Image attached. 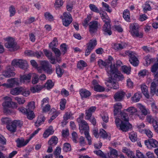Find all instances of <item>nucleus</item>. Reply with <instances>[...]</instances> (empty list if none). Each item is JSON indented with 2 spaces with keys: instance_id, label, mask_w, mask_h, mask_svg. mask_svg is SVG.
Segmentation results:
<instances>
[{
  "instance_id": "nucleus-64",
  "label": "nucleus",
  "mask_w": 158,
  "mask_h": 158,
  "mask_svg": "<svg viewBox=\"0 0 158 158\" xmlns=\"http://www.w3.org/2000/svg\"><path fill=\"white\" fill-rule=\"evenodd\" d=\"M151 72L153 73H156L158 71V63H155L154 65H153L151 68Z\"/></svg>"
},
{
  "instance_id": "nucleus-21",
  "label": "nucleus",
  "mask_w": 158,
  "mask_h": 158,
  "mask_svg": "<svg viewBox=\"0 0 158 158\" xmlns=\"http://www.w3.org/2000/svg\"><path fill=\"white\" fill-rule=\"evenodd\" d=\"M127 46V44L123 43L121 44L114 43L112 45L113 48L116 51L122 50L126 48Z\"/></svg>"
},
{
  "instance_id": "nucleus-58",
  "label": "nucleus",
  "mask_w": 158,
  "mask_h": 158,
  "mask_svg": "<svg viewBox=\"0 0 158 158\" xmlns=\"http://www.w3.org/2000/svg\"><path fill=\"white\" fill-rule=\"evenodd\" d=\"M60 112L58 111H56L54 112L50 119L48 121V123H50L54 119L60 114Z\"/></svg>"
},
{
  "instance_id": "nucleus-26",
  "label": "nucleus",
  "mask_w": 158,
  "mask_h": 158,
  "mask_svg": "<svg viewBox=\"0 0 158 158\" xmlns=\"http://www.w3.org/2000/svg\"><path fill=\"white\" fill-rule=\"evenodd\" d=\"M99 13L102 19L104 22H107L110 21L109 18L107 15V14L105 11H102L99 12Z\"/></svg>"
},
{
  "instance_id": "nucleus-48",
  "label": "nucleus",
  "mask_w": 158,
  "mask_h": 158,
  "mask_svg": "<svg viewBox=\"0 0 158 158\" xmlns=\"http://www.w3.org/2000/svg\"><path fill=\"white\" fill-rule=\"evenodd\" d=\"M87 66L86 63L83 60H80L77 64V67L80 69H83Z\"/></svg>"
},
{
  "instance_id": "nucleus-57",
  "label": "nucleus",
  "mask_w": 158,
  "mask_h": 158,
  "mask_svg": "<svg viewBox=\"0 0 158 158\" xmlns=\"http://www.w3.org/2000/svg\"><path fill=\"white\" fill-rule=\"evenodd\" d=\"M102 6L104 8L105 10L109 13H110L112 11V10L110 9L109 6L106 3L104 2L102 3Z\"/></svg>"
},
{
  "instance_id": "nucleus-19",
  "label": "nucleus",
  "mask_w": 158,
  "mask_h": 158,
  "mask_svg": "<svg viewBox=\"0 0 158 158\" xmlns=\"http://www.w3.org/2000/svg\"><path fill=\"white\" fill-rule=\"evenodd\" d=\"M54 133V130L52 126H50L46 130L43 135V137L44 139L48 138L50 135H52Z\"/></svg>"
},
{
  "instance_id": "nucleus-8",
  "label": "nucleus",
  "mask_w": 158,
  "mask_h": 158,
  "mask_svg": "<svg viewBox=\"0 0 158 158\" xmlns=\"http://www.w3.org/2000/svg\"><path fill=\"white\" fill-rule=\"evenodd\" d=\"M64 18L62 19L63 25L65 27L68 26L72 22V18L71 15L69 13H63Z\"/></svg>"
},
{
  "instance_id": "nucleus-35",
  "label": "nucleus",
  "mask_w": 158,
  "mask_h": 158,
  "mask_svg": "<svg viewBox=\"0 0 158 158\" xmlns=\"http://www.w3.org/2000/svg\"><path fill=\"white\" fill-rule=\"evenodd\" d=\"M97 44L96 39L91 40L89 43L87 44V47L93 49Z\"/></svg>"
},
{
  "instance_id": "nucleus-25",
  "label": "nucleus",
  "mask_w": 158,
  "mask_h": 158,
  "mask_svg": "<svg viewBox=\"0 0 158 158\" xmlns=\"http://www.w3.org/2000/svg\"><path fill=\"white\" fill-rule=\"evenodd\" d=\"M158 83L157 80H154L151 84L150 87L151 93L153 95L154 94L155 92H156V88L158 86Z\"/></svg>"
},
{
  "instance_id": "nucleus-37",
  "label": "nucleus",
  "mask_w": 158,
  "mask_h": 158,
  "mask_svg": "<svg viewBox=\"0 0 158 158\" xmlns=\"http://www.w3.org/2000/svg\"><path fill=\"white\" fill-rule=\"evenodd\" d=\"M56 72L58 77H61L64 72V70L60 68L59 65H56Z\"/></svg>"
},
{
  "instance_id": "nucleus-14",
  "label": "nucleus",
  "mask_w": 158,
  "mask_h": 158,
  "mask_svg": "<svg viewBox=\"0 0 158 158\" xmlns=\"http://www.w3.org/2000/svg\"><path fill=\"white\" fill-rule=\"evenodd\" d=\"M102 30L104 32V34L105 35H110L112 34V32L111 31L110 21L105 22V23L103 26Z\"/></svg>"
},
{
  "instance_id": "nucleus-2",
  "label": "nucleus",
  "mask_w": 158,
  "mask_h": 158,
  "mask_svg": "<svg viewBox=\"0 0 158 158\" xmlns=\"http://www.w3.org/2000/svg\"><path fill=\"white\" fill-rule=\"evenodd\" d=\"M84 115V114L81 113L77 119V121L79 124V129L81 134L83 133L84 132L88 131L89 130L88 123L83 119Z\"/></svg>"
},
{
  "instance_id": "nucleus-11",
  "label": "nucleus",
  "mask_w": 158,
  "mask_h": 158,
  "mask_svg": "<svg viewBox=\"0 0 158 158\" xmlns=\"http://www.w3.org/2000/svg\"><path fill=\"white\" fill-rule=\"evenodd\" d=\"M109 77L111 78V79L108 81V84L107 85L109 88L113 89H118L119 87L117 81H119L122 80L123 79L124 77L123 76V78L122 79L119 80L112 79L110 76Z\"/></svg>"
},
{
  "instance_id": "nucleus-32",
  "label": "nucleus",
  "mask_w": 158,
  "mask_h": 158,
  "mask_svg": "<svg viewBox=\"0 0 158 158\" xmlns=\"http://www.w3.org/2000/svg\"><path fill=\"white\" fill-rule=\"evenodd\" d=\"M123 17L126 21L128 22H130V14L129 11L128 9H126L123 11Z\"/></svg>"
},
{
  "instance_id": "nucleus-7",
  "label": "nucleus",
  "mask_w": 158,
  "mask_h": 158,
  "mask_svg": "<svg viewBox=\"0 0 158 158\" xmlns=\"http://www.w3.org/2000/svg\"><path fill=\"white\" fill-rule=\"evenodd\" d=\"M15 69L12 66H9L6 68V70L2 73V74L0 75V80L3 79V76H4L6 77H10L14 76L15 73L14 71Z\"/></svg>"
},
{
  "instance_id": "nucleus-29",
  "label": "nucleus",
  "mask_w": 158,
  "mask_h": 158,
  "mask_svg": "<svg viewBox=\"0 0 158 158\" xmlns=\"http://www.w3.org/2000/svg\"><path fill=\"white\" fill-rule=\"evenodd\" d=\"M58 140V138L56 136L54 135L48 141V144L52 146H55L57 143Z\"/></svg>"
},
{
  "instance_id": "nucleus-51",
  "label": "nucleus",
  "mask_w": 158,
  "mask_h": 158,
  "mask_svg": "<svg viewBox=\"0 0 158 158\" xmlns=\"http://www.w3.org/2000/svg\"><path fill=\"white\" fill-rule=\"evenodd\" d=\"M143 50L146 52H153L155 51L153 48L152 47H148L146 46L142 47Z\"/></svg>"
},
{
  "instance_id": "nucleus-46",
  "label": "nucleus",
  "mask_w": 158,
  "mask_h": 158,
  "mask_svg": "<svg viewBox=\"0 0 158 158\" xmlns=\"http://www.w3.org/2000/svg\"><path fill=\"white\" fill-rule=\"evenodd\" d=\"M93 87L94 90L95 91L98 92H103L105 90V89L103 87L100 85H96L95 86H94Z\"/></svg>"
},
{
  "instance_id": "nucleus-47",
  "label": "nucleus",
  "mask_w": 158,
  "mask_h": 158,
  "mask_svg": "<svg viewBox=\"0 0 158 158\" xmlns=\"http://www.w3.org/2000/svg\"><path fill=\"white\" fill-rule=\"evenodd\" d=\"M99 135V136L103 139L107 138L108 137V134L106 132L102 129H100Z\"/></svg>"
},
{
  "instance_id": "nucleus-50",
  "label": "nucleus",
  "mask_w": 158,
  "mask_h": 158,
  "mask_svg": "<svg viewBox=\"0 0 158 158\" xmlns=\"http://www.w3.org/2000/svg\"><path fill=\"white\" fill-rule=\"evenodd\" d=\"M89 7L90 9L92 11L99 13V10L98 8L94 4H90L89 5Z\"/></svg>"
},
{
  "instance_id": "nucleus-23",
  "label": "nucleus",
  "mask_w": 158,
  "mask_h": 158,
  "mask_svg": "<svg viewBox=\"0 0 158 158\" xmlns=\"http://www.w3.org/2000/svg\"><path fill=\"white\" fill-rule=\"evenodd\" d=\"M79 93L82 98H87L91 95L90 92L86 89H80L79 90Z\"/></svg>"
},
{
  "instance_id": "nucleus-30",
  "label": "nucleus",
  "mask_w": 158,
  "mask_h": 158,
  "mask_svg": "<svg viewBox=\"0 0 158 158\" xmlns=\"http://www.w3.org/2000/svg\"><path fill=\"white\" fill-rule=\"evenodd\" d=\"M22 87H17L11 89L10 91V94L14 95L21 94Z\"/></svg>"
},
{
  "instance_id": "nucleus-54",
  "label": "nucleus",
  "mask_w": 158,
  "mask_h": 158,
  "mask_svg": "<svg viewBox=\"0 0 158 158\" xmlns=\"http://www.w3.org/2000/svg\"><path fill=\"white\" fill-rule=\"evenodd\" d=\"M15 99L19 105L23 104L25 102V99L23 98L16 97L15 98Z\"/></svg>"
},
{
  "instance_id": "nucleus-63",
  "label": "nucleus",
  "mask_w": 158,
  "mask_h": 158,
  "mask_svg": "<svg viewBox=\"0 0 158 158\" xmlns=\"http://www.w3.org/2000/svg\"><path fill=\"white\" fill-rule=\"evenodd\" d=\"M94 153L102 158H106V156L101 150H99L94 151Z\"/></svg>"
},
{
  "instance_id": "nucleus-4",
  "label": "nucleus",
  "mask_w": 158,
  "mask_h": 158,
  "mask_svg": "<svg viewBox=\"0 0 158 158\" xmlns=\"http://www.w3.org/2000/svg\"><path fill=\"white\" fill-rule=\"evenodd\" d=\"M115 123L117 127L123 131H127L131 127V125L128 122H123L119 118H116Z\"/></svg>"
},
{
  "instance_id": "nucleus-61",
  "label": "nucleus",
  "mask_w": 158,
  "mask_h": 158,
  "mask_svg": "<svg viewBox=\"0 0 158 158\" xmlns=\"http://www.w3.org/2000/svg\"><path fill=\"white\" fill-rule=\"evenodd\" d=\"M58 44V41L56 38H54L53 41L49 44V47L50 48H54V47L57 46Z\"/></svg>"
},
{
  "instance_id": "nucleus-31",
  "label": "nucleus",
  "mask_w": 158,
  "mask_h": 158,
  "mask_svg": "<svg viewBox=\"0 0 158 158\" xmlns=\"http://www.w3.org/2000/svg\"><path fill=\"white\" fill-rule=\"evenodd\" d=\"M108 155L110 158H116L118 156L117 151L114 149H111L110 153H108Z\"/></svg>"
},
{
  "instance_id": "nucleus-20",
  "label": "nucleus",
  "mask_w": 158,
  "mask_h": 158,
  "mask_svg": "<svg viewBox=\"0 0 158 158\" xmlns=\"http://www.w3.org/2000/svg\"><path fill=\"white\" fill-rule=\"evenodd\" d=\"M137 106L140 110V111L145 116L150 114V111L148 109L140 103L137 104Z\"/></svg>"
},
{
  "instance_id": "nucleus-15",
  "label": "nucleus",
  "mask_w": 158,
  "mask_h": 158,
  "mask_svg": "<svg viewBox=\"0 0 158 158\" xmlns=\"http://www.w3.org/2000/svg\"><path fill=\"white\" fill-rule=\"evenodd\" d=\"M125 94V93L123 91H118L114 94V98L117 102L121 101L123 99Z\"/></svg>"
},
{
  "instance_id": "nucleus-55",
  "label": "nucleus",
  "mask_w": 158,
  "mask_h": 158,
  "mask_svg": "<svg viewBox=\"0 0 158 158\" xmlns=\"http://www.w3.org/2000/svg\"><path fill=\"white\" fill-rule=\"evenodd\" d=\"M26 107L28 110H32L34 109L35 108L34 102L31 101L29 102Z\"/></svg>"
},
{
  "instance_id": "nucleus-5",
  "label": "nucleus",
  "mask_w": 158,
  "mask_h": 158,
  "mask_svg": "<svg viewBox=\"0 0 158 158\" xmlns=\"http://www.w3.org/2000/svg\"><path fill=\"white\" fill-rule=\"evenodd\" d=\"M7 83L0 84V86H2L6 88H10L19 85V81L17 78L9 79L7 80Z\"/></svg>"
},
{
  "instance_id": "nucleus-44",
  "label": "nucleus",
  "mask_w": 158,
  "mask_h": 158,
  "mask_svg": "<svg viewBox=\"0 0 158 158\" xmlns=\"http://www.w3.org/2000/svg\"><path fill=\"white\" fill-rule=\"evenodd\" d=\"M63 3V0H56L54 3V6L56 9H57L62 6Z\"/></svg>"
},
{
  "instance_id": "nucleus-9",
  "label": "nucleus",
  "mask_w": 158,
  "mask_h": 158,
  "mask_svg": "<svg viewBox=\"0 0 158 158\" xmlns=\"http://www.w3.org/2000/svg\"><path fill=\"white\" fill-rule=\"evenodd\" d=\"M11 64L13 66H18L20 68H23L24 66L27 65V62L25 60L15 59L12 61Z\"/></svg>"
},
{
  "instance_id": "nucleus-59",
  "label": "nucleus",
  "mask_w": 158,
  "mask_h": 158,
  "mask_svg": "<svg viewBox=\"0 0 158 158\" xmlns=\"http://www.w3.org/2000/svg\"><path fill=\"white\" fill-rule=\"evenodd\" d=\"M30 94V91L29 90L24 89L22 87L21 94L23 95L24 96L27 97Z\"/></svg>"
},
{
  "instance_id": "nucleus-28",
  "label": "nucleus",
  "mask_w": 158,
  "mask_h": 158,
  "mask_svg": "<svg viewBox=\"0 0 158 158\" xmlns=\"http://www.w3.org/2000/svg\"><path fill=\"white\" fill-rule=\"evenodd\" d=\"M45 118L44 116L41 115L38 116L37 120L35 123V125L37 127L40 126L41 124L43 123Z\"/></svg>"
},
{
  "instance_id": "nucleus-49",
  "label": "nucleus",
  "mask_w": 158,
  "mask_h": 158,
  "mask_svg": "<svg viewBox=\"0 0 158 158\" xmlns=\"http://www.w3.org/2000/svg\"><path fill=\"white\" fill-rule=\"evenodd\" d=\"M66 102V101L65 99L63 98L61 99L60 106V109L61 110H64L65 109Z\"/></svg>"
},
{
  "instance_id": "nucleus-42",
  "label": "nucleus",
  "mask_w": 158,
  "mask_h": 158,
  "mask_svg": "<svg viewBox=\"0 0 158 158\" xmlns=\"http://www.w3.org/2000/svg\"><path fill=\"white\" fill-rule=\"evenodd\" d=\"M122 69L123 72L125 73L127 75H129L130 74L131 71V67L130 66L128 67L124 65L122 66Z\"/></svg>"
},
{
  "instance_id": "nucleus-33",
  "label": "nucleus",
  "mask_w": 158,
  "mask_h": 158,
  "mask_svg": "<svg viewBox=\"0 0 158 158\" xmlns=\"http://www.w3.org/2000/svg\"><path fill=\"white\" fill-rule=\"evenodd\" d=\"M6 127L8 130L12 133L16 131V126L13 122L7 125Z\"/></svg>"
},
{
  "instance_id": "nucleus-40",
  "label": "nucleus",
  "mask_w": 158,
  "mask_h": 158,
  "mask_svg": "<svg viewBox=\"0 0 158 158\" xmlns=\"http://www.w3.org/2000/svg\"><path fill=\"white\" fill-rule=\"evenodd\" d=\"M129 138L132 142H135L137 139V135L136 132H131L129 134Z\"/></svg>"
},
{
  "instance_id": "nucleus-18",
  "label": "nucleus",
  "mask_w": 158,
  "mask_h": 158,
  "mask_svg": "<svg viewBox=\"0 0 158 158\" xmlns=\"http://www.w3.org/2000/svg\"><path fill=\"white\" fill-rule=\"evenodd\" d=\"M29 139L25 140L24 139L21 138L18 139L16 140L17 146L18 148H21L26 145L30 141Z\"/></svg>"
},
{
  "instance_id": "nucleus-6",
  "label": "nucleus",
  "mask_w": 158,
  "mask_h": 158,
  "mask_svg": "<svg viewBox=\"0 0 158 158\" xmlns=\"http://www.w3.org/2000/svg\"><path fill=\"white\" fill-rule=\"evenodd\" d=\"M126 53L129 56V61L131 64L134 66H137L138 65L139 61L136 57V54L135 52L129 51H127Z\"/></svg>"
},
{
  "instance_id": "nucleus-52",
  "label": "nucleus",
  "mask_w": 158,
  "mask_h": 158,
  "mask_svg": "<svg viewBox=\"0 0 158 158\" xmlns=\"http://www.w3.org/2000/svg\"><path fill=\"white\" fill-rule=\"evenodd\" d=\"M71 147L70 144L67 143L64 144L63 150L64 152H67L70 151H71Z\"/></svg>"
},
{
  "instance_id": "nucleus-12",
  "label": "nucleus",
  "mask_w": 158,
  "mask_h": 158,
  "mask_svg": "<svg viewBox=\"0 0 158 158\" xmlns=\"http://www.w3.org/2000/svg\"><path fill=\"white\" fill-rule=\"evenodd\" d=\"M89 31L91 34L94 33L97 31L98 29V21H91L89 23Z\"/></svg>"
},
{
  "instance_id": "nucleus-3",
  "label": "nucleus",
  "mask_w": 158,
  "mask_h": 158,
  "mask_svg": "<svg viewBox=\"0 0 158 158\" xmlns=\"http://www.w3.org/2000/svg\"><path fill=\"white\" fill-rule=\"evenodd\" d=\"M129 28L130 32L133 37H138L139 38L143 37V33L139 31V26L138 24L136 23H131L130 24Z\"/></svg>"
},
{
  "instance_id": "nucleus-45",
  "label": "nucleus",
  "mask_w": 158,
  "mask_h": 158,
  "mask_svg": "<svg viewBox=\"0 0 158 158\" xmlns=\"http://www.w3.org/2000/svg\"><path fill=\"white\" fill-rule=\"evenodd\" d=\"M144 58L145 60L146 64L147 66L150 64L154 60V59L152 58L151 56L149 55L146 56Z\"/></svg>"
},
{
  "instance_id": "nucleus-36",
  "label": "nucleus",
  "mask_w": 158,
  "mask_h": 158,
  "mask_svg": "<svg viewBox=\"0 0 158 158\" xmlns=\"http://www.w3.org/2000/svg\"><path fill=\"white\" fill-rule=\"evenodd\" d=\"M126 111H125L124 110L121 113V117L123 121L129 122V117L127 114L126 113Z\"/></svg>"
},
{
  "instance_id": "nucleus-1",
  "label": "nucleus",
  "mask_w": 158,
  "mask_h": 158,
  "mask_svg": "<svg viewBox=\"0 0 158 158\" xmlns=\"http://www.w3.org/2000/svg\"><path fill=\"white\" fill-rule=\"evenodd\" d=\"M113 59L112 57L109 56L107 60L103 61L101 59H99L98 61V65L101 68L105 67L109 76L113 79L120 80L123 78V74L118 70L115 65H112Z\"/></svg>"
},
{
  "instance_id": "nucleus-38",
  "label": "nucleus",
  "mask_w": 158,
  "mask_h": 158,
  "mask_svg": "<svg viewBox=\"0 0 158 158\" xmlns=\"http://www.w3.org/2000/svg\"><path fill=\"white\" fill-rule=\"evenodd\" d=\"M137 109L133 107H130L127 109H124L125 111H126L131 114L135 115L137 111Z\"/></svg>"
},
{
  "instance_id": "nucleus-56",
  "label": "nucleus",
  "mask_w": 158,
  "mask_h": 158,
  "mask_svg": "<svg viewBox=\"0 0 158 158\" xmlns=\"http://www.w3.org/2000/svg\"><path fill=\"white\" fill-rule=\"evenodd\" d=\"M152 125L156 132L158 133V119H155L152 122Z\"/></svg>"
},
{
  "instance_id": "nucleus-10",
  "label": "nucleus",
  "mask_w": 158,
  "mask_h": 158,
  "mask_svg": "<svg viewBox=\"0 0 158 158\" xmlns=\"http://www.w3.org/2000/svg\"><path fill=\"white\" fill-rule=\"evenodd\" d=\"M4 40L7 42L5 44L6 47L8 48L12 49L13 50H14L16 46V44L14 39L11 37H7L4 38Z\"/></svg>"
},
{
  "instance_id": "nucleus-43",
  "label": "nucleus",
  "mask_w": 158,
  "mask_h": 158,
  "mask_svg": "<svg viewBox=\"0 0 158 158\" xmlns=\"http://www.w3.org/2000/svg\"><path fill=\"white\" fill-rule=\"evenodd\" d=\"M27 118L30 120H32L35 118V115L33 111L29 110L27 111V114L26 115Z\"/></svg>"
},
{
  "instance_id": "nucleus-27",
  "label": "nucleus",
  "mask_w": 158,
  "mask_h": 158,
  "mask_svg": "<svg viewBox=\"0 0 158 158\" xmlns=\"http://www.w3.org/2000/svg\"><path fill=\"white\" fill-rule=\"evenodd\" d=\"M114 115H117L120 111L122 108L121 104L120 102H118L114 105Z\"/></svg>"
},
{
  "instance_id": "nucleus-24",
  "label": "nucleus",
  "mask_w": 158,
  "mask_h": 158,
  "mask_svg": "<svg viewBox=\"0 0 158 158\" xmlns=\"http://www.w3.org/2000/svg\"><path fill=\"white\" fill-rule=\"evenodd\" d=\"M43 87L40 85H37L30 88L31 92L33 93H39L43 88Z\"/></svg>"
},
{
  "instance_id": "nucleus-34",
  "label": "nucleus",
  "mask_w": 158,
  "mask_h": 158,
  "mask_svg": "<svg viewBox=\"0 0 158 158\" xmlns=\"http://www.w3.org/2000/svg\"><path fill=\"white\" fill-rule=\"evenodd\" d=\"M73 114L71 112H66L63 116V119L64 121H67L69 119H74Z\"/></svg>"
},
{
  "instance_id": "nucleus-17",
  "label": "nucleus",
  "mask_w": 158,
  "mask_h": 158,
  "mask_svg": "<svg viewBox=\"0 0 158 158\" xmlns=\"http://www.w3.org/2000/svg\"><path fill=\"white\" fill-rule=\"evenodd\" d=\"M96 108L95 106H91L88 110H85V119L86 120H89L92 115V113L96 110Z\"/></svg>"
},
{
  "instance_id": "nucleus-60",
  "label": "nucleus",
  "mask_w": 158,
  "mask_h": 158,
  "mask_svg": "<svg viewBox=\"0 0 158 158\" xmlns=\"http://www.w3.org/2000/svg\"><path fill=\"white\" fill-rule=\"evenodd\" d=\"M33 74H34V76L32 77L31 82L32 84H35L38 82L39 80V76L36 73H33Z\"/></svg>"
},
{
  "instance_id": "nucleus-22",
  "label": "nucleus",
  "mask_w": 158,
  "mask_h": 158,
  "mask_svg": "<svg viewBox=\"0 0 158 158\" xmlns=\"http://www.w3.org/2000/svg\"><path fill=\"white\" fill-rule=\"evenodd\" d=\"M141 88L143 95L147 98H149L150 96L148 91V87L145 84H143L141 85Z\"/></svg>"
},
{
  "instance_id": "nucleus-41",
  "label": "nucleus",
  "mask_w": 158,
  "mask_h": 158,
  "mask_svg": "<svg viewBox=\"0 0 158 158\" xmlns=\"http://www.w3.org/2000/svg\"><path fill=\"white\" fill-rule=\"evenodd\" d=\"M40 64L43 68V71H44L50 66L48 62L45 60L41 61Z\"/></svg>"
},
{
  "instance_id": "nucleus-39",
  "label": "nucleus",
  "mask_w": 158,
  "mask_h": 158,
  "mask_svg": "<svg viewBox=\"0 0 158 158\" xmlns=\"http://www.w3.org/2000/svg\"><path fill=\"white\" fill-rule=\"evenodd\" d=\"M141 97V94L138 93H135L132 98V100L135 102H136L139 101Z\"/></svg>"
},
{
  "instance_id": "nucleus-53",
  "label": "nucleus",
  "mask_w": 158,
  "mask_h": 158,
  "mask_svg": "<svg viewBox=\"0 0 158 158\" xmlns=\"http://www.w3.org/2000/svg\"><path fill=\"white\" fill-rule=\"evenodd\" d=\"M83 133L84 134L85 137L88 140V144L89 145H91L92 144V140L91 137L89 135V131L84 132Z\"/></svg>"
},
{
  "instance_id": "nucleus-13",
  "label": "nucleus",
  "mask_w": 158,
  "mask_h": 158,
  "mask_svg": "<svg viewBox=\"0 0 158 158\" xmlns=\"http://www.w3.org/2000/svg\"><path fill=\"white\" fill-rule=\"evenodd\" d=\"M145 144L147 147L156 148L158 147V142L155 139H152L145 140Z\"/></svg>"
},
{
  "instance_id": "nucleus-16",
  "label": "nucleus",
  "mask_w": 158,
  "mask_h": 158,
  "mask_svg": "<svg viewBox=\"0 0 158 158\" xmlns=\"http://www.w3.org/2000/svg\"><path fill=\"white\" fill-rule=\"evenodd\" d=\"M31 73L21 76L20 78V81L26 84L29 83L31 81Z\"/></svg>"
},
{
  "instance_id": "nucleus-62",
  "label": "nucleus",
  "mask_w": 158,
  "mask_h": 158,
  "mask_svg": "<svg viewBox=\"0 0 158 158\" xmlns=\"http://www.w3.org/2000/svg\"><path fill=\"white\" fill-rule=\"evenodd\" d=\"M127 86L130 88H132L134 86V84L133 82L131 79L129 78L127 79L126 80Z\"/></svg>"
}]
</instances>
